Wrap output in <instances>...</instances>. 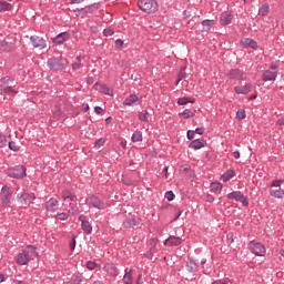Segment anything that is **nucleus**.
<instances>
[{
	"label": "nucleus",
	"mask_w": 284,
	"mask_h": 284,
	"mask_svg": "<svg viewBox=\"0 0 284 284\" xmlns=\"http://www.w3.org/2000/svg\"><path fill=\"white\" fill-rule=\"evenodd\" d=\"M138 6L142 12H146V14H152V12H156L159 10V3L155 0H140Z\"/></svg>",
	"instance_id": "nucleus-1"
},
{
	"label": "nucleus",
	"mask_w": 284,
	"mask_h": 284,
	"mask_svg": "<svg viewBox=\"0 0 284 284\" xmlns=\"http://www.w3.org/2000/svg\"><path fill=\"white\" fill-rule=\"evenodd\" d=\"M27 169L24 165H16L11 166L7 170V176H10V179H26L27 176Z\"/></svg>",
	"instance_id": "nucleus-2"
},
{
	"label": "nucleus",
	"mask_w": 284,
	"mask_h": 284,
	"mask_svg": "<svg viewBox=\"0 0 284 284\" xmlns=\"http://www.w3.org/2000/svg\"><path fill=\"white\" fill-rule=\"evenodd\" d=\"M17 200L20 205H23L24 207H30L32 203L37 200V195L34 193H26L21 192L17 194Z\"/></svg>",
	"instance_id": "nucleus-3"
},
{
	"label": "nucleus",
	"mask_w": 284,
	"mask_h": 284,
	"mask_svg": "<svg viewBox=\"0 0 284 284\" xmlns=\"http://www.w3.org/2000/svg\"><path fill=\"white\" fill-rule=\"evenodd\" d=\"M247 248L252 254H255V256H265L267 252V250L265 248V245L256 241L248 242Z\"/></svg>",
	"instance_id": "nucleus-4"
},
{
	"label": "nucleus",
	"mask_w": 284,
	"mask_h": 284,
	"mask_svg": "<svg viewBox=\"0 0 284 284\" xmlns=\"http://www.w3.org/2000/svg\"><path fill=\"white\" fill-rule=\"evenodd\" d=\"M48 68L54 70L55 72L59 70H65L68 65V60L61 58L60 60L57 58H49L47 62Z\"/></svg>",
	"instance_id": "nucleus-5"
},
{
	"label": "nucleus",
	"mask_w": 284,
	"mask_h": 284,
	"mask_svg": "<svg viewBox=\"0 0 284 284\" xmlns=\"http://www.w3.org/2000/svg\"><path fill=\"white\" fill-rule=\"evenodd\" d=\"M226 199L229 201H237L242 203L243 207H247L250 205V201L247 200V196L243 194L241 191H233L226 195Z\"/></svg>",
	"instance_id": "nucleus-6"
},
{
	"label": "nucleus",
	"mask_w": 284,
	"mask_h": 284,
	"mask_svg": "<svg viewBox=\"0 0 284 284\" xmlns=\"http://www.w3.org/2000/svg\"><path fill=\"white\" fill-rule=\"evenodd\" d=\"M85 204L88 207H94L95 210H105L108 205L105 202L101 201L98 196L91 195L85 199Z\"/></svg>",
	"instance_id": "nucleus-7"
},
{
	"label": "nucleus",
	"mask_w": 284,
	"mask_h": 284,
	"mask_svg": "<svg viewBox=\"0 0 284 284\" xmlns=\"http://www.w3.org/2000/svg\"><path fill=\"white\" fill-rule=\"evenodd\" d=\"M12 199V191L9 185H3L1 189V207H10V201Z\"/></svg>",
	"instance_id": "nucleus-8"
},
{
	"label": "nucleus",
	"mask_w": 284,
	"mask_h": 284,
	"mask_svg": "<svg viewBox=\"0 0 284 284\" xmlns=\"http://www.w3.org/2000/svg\"><path fill=\"white\" fill-rule=\"evenodd\" d=\"M276 70H278V65L271 64L270 69L265 70L263 72L262 80L264 82H267V81L274 82V81H276V77H278V72Z\"/></svg>",
	"instance_id": "nucleus-9"
},
{
	"label": "nucleus",
	"mask_w": 284,
	"mask_h": 284,
	"mask_svg": "<svg viewBox=\"0 0 284 284\" xmlns=\"http://www.w3.org/2000/svg\"><path fill=\"white\" fill-rule=\"evenodd\" d=\"M32 261V255L28 250H23L21 253L17 255L16 263L18 265H28Z\"/></svg>",
	"instance_id": "nucleus-10"
},
{
	"label": "nucleus",
	"mask_w": 284,
	"mask_h": 284,
	"mask_svg": "<svg viewBox=\"0 0 284 284\" xmlns=\"http://www.w3.org/2000/svg\"><path fill=\"white\" fill-rule=\"evenodd\" d=\"M30 41H31L33 48H37L38 50H45V48L48 45L45 39H43L39 36H31Z\"/></svg>",
	"instance_id": "nucleus-11"
},
{
	"label": "nucleus",
	"mask_w": 284,
	"mask_h": 284,
	"mask_svg": "<svg viewBox=\"0 0 284 284\" xmlns=\"http://www.w3.org/2000/svg\"><path fill=\"white\" fill-rule=\"evenodd\" d=\"M244 74L245 72H243V70H240V69H231L226 73L229 79H233L234 81H243Z\"/></svg>",
	"instance_id": "nucleus-12"
},
{
	"label": "nucleus",
	"mask_w": 284,
	"mask_h": 284,
	"mask_svg": "<svg viewBox=\"0 0 284 284\" xmlns=\"http://www.w3.org/2000/svg\"><path fill=\"white\" fill-rule=\"evenodd\" d=\"M81 223V229L85 234H92V224H90V221H88V217L85 215H80L78 219Z\"/></svg>",
	"instance_id": "nucleus-13"
},
{
	"label": "nucleus",
	"mask_w": 284,
	"mask_h": 284,
	"mask_svg": "<svg viewBox=\"0 0 284 284\" xmlns=\"http://www.w3.org/2000/svg\"><path fill=\"white\" fill-rule=\"evenodd\" d=\"M44 207L47 212H57L59 210V200H57V197H51L45 202Z\"/></svg>",
	"instance_id": "nucleus-14"
},
{
	"label": "nucleus",
	"mask_w": 284,
	"mask_h": 284,
	"mask_svg": "<svg viewBox=\"0 0 284 284\" xmlns=\"http://www.w3.org/2000/svg\"><path fill=\"white\" fill-rule=\"evenodd\" d=\"M62 199L65 203H72L77 199V193L72 189H65L62 191Z\"/></svg>",
	"instance_id": "nucleus-15"
},
{
	"label": "nucleus",
	"mask_w": 284,
	"mask_h": 284,
	"mask_svg": "<svg viewBox=\"0 0 284 284\" xmlns=\"http://www.w3.org/2000/svg\"><path fill=\"white\" fill-rule=\"evenodd\" d=\"M183 243V240L179 236L170 235L164 242V245H170V247H178V245H181Z\"/></svg>",
	"instance_id": "nucleus-16"
},
{
	"label": "nucleus",
	"mask_w": 284,
	"mask_h": 284,
	"mask_svg": "<svg viewBox=\"0 0 284 284\" xmlns=\"http://www.w3.org/2000/svg\"><path fill=\"white\" fill-rule=\"evenodd\" d=\"M242 48H252V50H258V43L254 39L244 38L240 41Z\"/></svg>",
	"instance_id": "nucleus-17"
},
{
	"label": "nucleus",
	"mask_w": 284,
	"mask_h": 284,
	"mask_svg": "<svg viewBox=\"0 0 284 284\" xmlns=\"http://www.w3.org/2000/svg\"><path fill=\"white\" fill-rule=\"evenodd\" d=\"M185 267L190 274H196L199 272V260L190 258Z\"/></svg>",
	"instance_id": "nucleus-18"
},
{
	"label": "nucleus",
	"mask_w": 284,
	"mask_h": 284,
	"mask_svg": "<svg viewBox=\"0 0 284 284\" xmlns=\"http://www.w3.org/2000/svg\"><path fill=\"white\" fill-rule=\"evenodd\" d=\"M134 103H135V105H141V99L138 98V95L134 94V93L126 97L123 101V105H129L130 106V105H134Z\"/></svg>",
	"instance_id": "nucleus-19"
},
{
	"label": "nucleus",
	"mask_w": 284,
	"mask_h": 284,
	"mask_svg": "<svg viewBox=\"0 0 284 284\" xmlns=\"http://www.w3.org/2000/svg\"><path fill=\"white\" fill-rule=\"evenodd\" d=\"M70 39V33L68 32H61L59 33L55 38L52 39V42L55 43L57 45H61L65 43Z\"/></svg>",
	"instance_id": "nucleus-20"
},
{
	"label": "nucleus",
	"mask_w": 284,
	"mask_h": 284,
	"mask_svg": "<svg viewBox=\"0 0 284 284\" xmlns=\"http://www.w3.org/2000/svg\"><path fill=\"white\" fill-rule=\"evenodd\" d=\"M207 145V142L203 139H196L190 142L189 148L191 150H201L202 148H205Z\"/></svg>",
	"instance_id": "nucleus-21"
},
{
	"label": "nucleus",
	"mask_w": 284,
	"mask_h": 284,
	"mask_svg": "<svg viewBox=\"0 0 284 284\" xmlns=\"http://www.w3.org/2000/svg\"><path fill=\"white\" fill-rule=\"evenodd\" d=\"M104 272H106V274H109V276L112 278H116L119 275V268H116L114 264H106L104 266Z\"/></svg>",
	"instance_id": "nucleus-22"
},
{
	"label": "nucleus",
	"mask_w": 284,
	"mask_h": 284,
	"mask_svg": "<svg viewBox=\"0 0 284 284\" xmlns=\"http://www.w3.org/2000/svg\"><path fill=\"white\" fill-rule=\"evenodd\" d=\"M232 19H234V16L232 13H222L220 17V23L221 26H230V23H232Z\"/></svg>",
	"instance_id": "nucleus-23"
},
{
	"label": "nucleus",
	"mask_w": 284,
	"mask_h": 284,
	"mask_svg": "<svg viewBox=\"0 0 284 284\" xmlns=\"http://www.w3.org/2000/svg\"><path fill=\"white\" fill-rule=\"evenodd\" d=\"M123 225L126 229L136 227L139 225V217H129L124 221Z\"/></svg>",
	"instance_id": "nucleus-24"
},
{
	"label": "nucleus",
	"mask_w": 284,
	"mask_h": 284,
	"mask_svg": "<svg viewBox=\"0 0 284 284\" xmlns=\"http://www.w3.org/2000/svg\"><path fill=\"white\" fill-rule=\"evenodd\" d=\"M252 91V84L246 83L244 87H235L236 94H248Z\"/></svg>",
	"instance_id": "nucleus-25"
},
{
	"label": "nucleus",
	"mask_w": 284,
	"mask_h": 284,
	"mask_svg": "<svg viewBox=\"0 0 284 284\" xmlns=\"http://www.w3.org/2000/svg\"><path fill=\"white\" fill-rule=\"evenodd\" d=\"M131 141L132 143H141V141H143V132L140 130L134 131L131 136Z\"/></svg>",
	"instance_id": "nucleus-26"
},
{
	"label": "nucleus",
	"mask_w": 284,
	"mask_h": 284,
	"mask_svg": "<svg viewBox=\"0 0 284 284\" xmlns=\"http://www.w3.org/2000/svg\"><path fill=\"white\" fill-rule=\"evenodd\" d=\"M10 83H14V78L7 75L0 79V90L6 88V85H10Z\"/></svg>",
	"instance_id": "nucleus-27"
},
{
	"label": "nucleus",
	"mask_w": 284,
	"mask_h": 284,
	"mask_svg": "<svg viewBox=\"0 0 284 284\" xmlns=\"http://www.w3.org/2000/svg\"><path fill=\"white\" fill-rule=\"evenodd\" d=\"M234 174H235L234 170H229L221 175V181H223V183H227L230 179H234Z\"/></svg>",
	"instance_id": "nucleus-28"
},
{
	"label": "nucleus",
	"mask_w": 284,
	"mask_h": 284,
	"mask_svg": "<svg viewBox=\"0 0 284 284\" xmlns=\"http://www.w3.org/2000/svg\"><path fill=\"white\" fill-rule=\"evenodd\" d=\"M211 191L215 194H221V192L223 191V184H221V182H212Z\"/></svg>",
	"instance_id": "nucleus-29"
},
{
	"label": "nucleus",
	"mask_w": 284,
	"mask_h": 284,
	"mask_svg": "<svg viewBox=\"0 0 284 284\" xmlns=\"http://www.w3.org/2000/svg\"><path fill=\"white\" fill-rule=\"evenodd\" d=\"M214 27V20H203L202 28L204 32H210Z\"/></svg>",
	"instance_id": "nucleus-30"
},
{
	"label": "nucleus",
	"mask_w": 284,
	"mask_h": 284,
	"mask_svg": "<svg viewBox=\"0 0 284 284\" xmlns=\"http://www.w3.org/2000/svg\"><path fill=\"white\" fill-rule=\"evenodd\" d=\"M123 283L124 284H132V268L124 270V276H123Z\"/></svg>",
	"instance_id": "nucleus-31"
},
{
	"label": "nucleus",
	"mask_w": 284,
	"mask_h": 284,
	"mask_svg": "<svg viewBox=\"0 0 284 284\" xmlns=\"http://www.w3.org/2000/svg\"><path fill=\"white\" fill-rule=\"evenodd\" d=\"M4 94H9V97H14V94H19V91L12 89V85H7L0 89Z\"/></svg>",
	"instance_id": "nucleus-32"
},
{
	"label": "nucleus",
	"mask_w": 284,
	"mask_h": 284,
	"mask_svg": "<svg viewBox=\"0 0 284 284\" xmlns=\"http://www.w3.org/2000/svg\"><path fill=\"white\" fill-rule=\"evenodd\" d=\"M10 10H12V4L0 0V12H10Z\"/></svg>",
	"instance_id": "nucleus-33"
},
{
	"label": "nucleus",
	"mask_w": 284,
	"mask_h": 284,
	"mask_svg": "<svg viewBox=\"0 0 284 284\" xmlns=\"http://www.w3.org/2000/svg\"><path fill=\"white\" fill-rule=\"evenodd\" d=\"M72 284H81L83 283V275L81 273H75L71 276Z\"/></svg>",
	"instance_id": "nucleus-34"
},
{
	"label": "nucleus",
	"mask_w": 284,
	"mask_h": 284,
	"mask_svg": "<svg viewBox=\"0 0 284 284\" xmlns=\"http://www.w3.org/2000/svg\"><path fill=\"white\" fill-rule=\"evenodd\" d=\"M139 119L144 122V123H149L150 122V113L148 112V110H142L139 113Z\"/></svg>",
	"instance_id": "nucleus-35"
},
{
	"label": "nucleus",
	"mask_w": 284,
	"mask_h": 284,
	"mask_svg": "<svg viewBox=\"0 0 284 284\" xmlns=\"http://www.w3.org/2000/svg\"><path fill=\"white\" fill-rule=\"evenodd\" d=\"M270 13V4L264 3L262 7L258 9V14L260 17H267Z\"/></svg>",
	"instance_id": "nucleus-36"
},
{
	"label": "nucleus",
	"mask_w": 284,
	"mask_h": 284,
	"mask_svg": "<svg viewBox=\"0 0 284 284\" xmlns=\"http://www.w3.org/2000/svg\"><path fill=\"white\" fill-rule=\"evenodd\" d=\"M271 196H274V199H283L284 196V190L283 189H276L272 190L270 192Z\"/></svg>",
	"instance_id": "nucleus-37"
},
{
	"label": "nucleus",
	"mask_w": 284,
	"mask_h": 284,
	"mask_svg": "<svg viewBox=\"0 0 284 284\" xmlns=\"http://www.w3.org/2000/svg\"><path fill=\"white\" fill-rule=\"evenodd\" d=\"M27 252L32 256H39V252L37 251V246L34 245H27Z\"/></svg>",
	"instance_id": "nucleus-38"
},
{
	"label": "nucleus",
	"mask_w": 284,
	"mask_h": 284,
	"mask_svg": "<svg viewBox=\"0 0 284 284\" xmlns=\"http://www.w3.org/2000/svg\"><path fill=\"white\" fill-rule=\"evenodd\" d=\"M8 148H9V150H11L12 152H19V150H21V146H20V145H17V142H14V141L8 142Z\"/></svg>",
	"instance_id": "nucleus-39"
},
{
	"label": "nucleus",
	"mask_w": 284,
	"mask_h": 284,
	"mask_svg": "<svg viewBox=\"0 0 284 284\" xmlns=\"http://www.w3.org/2000/svg\"><path fill=\"white\" fill-rule=\"evenodd\" d=\"M187 103H194V99H190V98H180L178 100V104L179 105H187Z\"/></svg>",
	"instance_id": "nucleus-40"
},
{
	"label": "nucleus",
	"mask_w": 284,
	"mask_h": 284,
	"mask_svg": "<svg viewBox=\"0 0 284 284\" xmlns=\"http://www.w3.org/2000/svg\"><path fill=\"white\" fill-rule=\"evenodd\" d=\"M85 9V13L92 14V12H95V10H99V3H93L91 6H88Z\"/></svg>",
	"instance_id": "nucleus-41"
},
{
	"label": "nucleus",
	"mask_w": 284,
	"mask_h": 284,
	"mask_svg": "<svg viewBox=\"0 0 284 284\" xmlns=\"http://www.w3.org/2000/svg\"><path fill=\"white\" fill-rule=\"evenodd\" d=\"M67 214H69V216H77V214H79V206L77 205H72L70 206L69 211L67 212Z\"/></svg>",
	"instance_id": "nucleus-42"
},
{
	"label": "nucleus",
	"mask_w": 284,
	"mask_h": 284,
	"mask_svg": "<svg viewBox=\"0 0 284 284\" xmlns=\"http://www.w3.org/2000/svg\"><path fill=\"white\" fill-rule=\"evenodd\" d=\"M69 216H70V213L62 212V213H58L55 215V219H58V221H68Z\"/></svg>",
	"instance_id": "nucleus-43"
},
{
	"label": "nucleus",
	"mask_w": 284,
	"mask_h": 284,
	"mask_svg": "<svg viewBox=\"0 0 284 284\" xmlns=\"http://www.w3.org/2000/svg\"><path fill=\"white\" fill-rule=\"evenodd\" d=\"M235 239H236V236L234 235V233H232V232L227 233L226 241H227L229 245H232V243H234Z\"/></svg>",
	"instance_id": "nucleus-44"
},
{
	"label": "nucleus",
	"mask_w": 284,
	"mask_h": 284,
	"mask_svg": "<svg viewBox=\"0 0 284 284\" xmlns=\"http://www.w3.org/2000/svg\"><path fill=\"white\" fill-rule=\"evenodd\" d=\"M8 145V138L0 133V148H6Z\"/></svg>",
	"instance_id": "nucleus-45"
},
{
	"label": "nucleus",
	"mask_w": 284,
	"mask_h": 284,
	"mask_svg": "<svg viewBox=\"0 0 284 284\" xmlns=\"http://www.w3.org/2000/svg\"><path fill=\"white\" fill-rule=\"evenodd\" d=\"M164 196L168 201H174V199H176L173 191H166Z\"/></svg>",
	"instance_id": "nucleus-46"
},
{
	"label": "nucleus",
	"mask_w": 284,
	"mask_h": 284,
	"mask_svg": "<svg viewBox=\"0 0 284 284\" xmlns=\"http://www.w3.org/2000/svg\"><path fill=\"white\" fill-rule=\"evenodd\" d=\"M69 246H70L71 252H74V250L77 247V235H72V240H71Z\"/></svg>",
	"instance_id": "nucleus-47"
},
{
	"label": "nucleus",
	"mask_w": 284,
	"mask_h": 284,
	"mask_svg": "<svg viewBox=\"0 0 284 284\" xmlns=\"http://www.w3.org/2000/svg\"><path fill=\"white\" fill-rule=\"evenodd\" d=\"M236 119H239L240 121L245 119V110H243V109L237 110Z\"/></svg>",
	"instance_id": "nucleus-48"
},
{
	"label": "nucleus",
	"mask_w": 284,
	"mask_h": 284,
	"mask_svg": "<svg viewBox=\"0 0 284 284\" xmlns=\"http://www.w3.org/2000/svg\"><path fill=\"white\" fill-rule=\"evenodd\" d=\"M182 114L184 115V119H190L194 116V112L190 111V109H185Z\"/></svg>",
	"instance_id": "nucleus-49"
},
{
	"label": "nucleus",
	"mask_w": 284,
	"mask_h": 284,
	"mask_svg": "<svg viewBox=\"0 0 284 284\" xmlns=\"http://www.w3.org/2000/svg\"><path fill=\"white\" fill-rule=\"evenodd\" d=\"M97 267V262L88 261L87 262V270H94Z\"/></svg>",
	"instance_id": "nucleus-50"
},
{
	"label": "nucleus",
	"mask_w": 284,
	"mask_h": 284,
	"mask_svg": "<svg viewBox=\"0 0 284 284\" xmlns=\"http://www.w3.org/2000/svg\"><path fill=\"white\" fill-rule=\"evenodd\" d=\"M103 34L104 37H112V34H114V30L106 28L103 30Z\"/></svg>",
	"instance_id": "nucleus-51"
},
{
	"label": "nucleus",
	"mask_w": 284,
	"mask_h": 284,
	"mask_svg": "<svg viewBox=\"0 0 284 284\" xmlns=\"http://www.w3.org/2000/svg\"><path fill=\"white\" fill-rule=\"evenodd\" d=\"M74 12H80V17L83 19L84 17H88L89 13H85L84 9H75Z\"/></svg>",
	"instance_id": "nucleus-52"
},
{
	"label": "nucleus",
	"mask_w": 284,
	"mask_h": 284,
	"mask_svg": "<svg viewBox=\"0 0 284 284\" xmlns=\"http://www.w3.org/2000/svg\"><path fill=\"white\" fill-rule=\"evenodd\" d=\"M95 145H98V148H103V145H105V139L100 138L97 142Z\"/></svg>",
	"instance_id": "nucleus-53"
},
{
	"label": "nucleus",
	"mask_w": 284,
	"mask_h": 284,
	"mask_svg": "<svg viewBox=\"0 0 284 284\" xmlns=\"http://www.w3.org/2000/svg\"><path fill=\"white\" fill-rule=\"evenodd\" d=\"M194 130H189L186 132V139H189V141H192V139H194Z\"/></svg>",
	"instance_id": "nucleus-54"
},
{
	"label": "nucleus",
	"mask_w": 284,
	"mask_h": 284,
	"mask_svg": "<svg viewBox=\"0 0 284 284\" xmlns=\"http://www.w3.org/2000/svg\"><path fill=\"white\" fill-rule=\"evenodd\" d=\"M283 183V180H275L272 182V187H281V184Z\"/></svg>",
	"instance_id": "nucleus-55"
},
{
	"label": "nucleus",
	"mask_w": 284,
	"mask_h": 284,
	"mask_svg": "<svg viewBox=\"0 0 284 284\" xmlns=\"http://www.w3.org/2000/svg\"><path fill=\"white\" fill-rule=\"evenodd\" d=\"M72 70L77 72V70H81V62H74L72 63Z\"/></svg>",
	"instance_id": "nucleus-56"
},
{
	"label": "nucleus",
	"mask_w": 284,
	"mask_h": 284,
	"mask_svg": "<svg viewBox=\"0 0 284 284\" xmlns=\"http://www.w3.org/2000/svg\"><path fill=\"white\" fill-rule=\"evenodd\" d=\"M94 112H95V114H101V115H103V108H101V106H95V108H94Z\"/></svg>",
	"instance_id": "nucleus-57"
},
{
	"label": "nucleus",
	"mask_w": 284,
	"mask_h": 284,
	"mask_svg": "<svg viewBox=\"0 0 284 284\" xmlns=\"http://www.w3.org/2000/svg\"><path fill=\"white\" fill-rule=\"evenodd\" d=\"M115 48H123V40L121 39L115 40Z\"/></svg>",
	"instance_id": "nucleus-58"
},
{
	"label": "nucleus",
	"mask_w": 284,
	"mask_h": 284,
	"mask_svg": "<svg viewBox=\"0 0 284 284\" xmlns=\"http://www.w3.org/2000/svg\"><path fill=\"white\" fill-rule=\"evenodd\" d=\"M193 132L195 133V134H203V132H205V130L203 129V128H196L195 130H193Z\"/></svg>",
	"instance_id": "nucleus-59"
},
{
	"label": "nucleus",
	"mask_w": 284,
	"mask_h": 284,
	"mask_svg": "<svg viewBox=\"0 0 284 284\" xmlns=\"http://www.w3.org/2000/svg\"><path fill=\"white\" fill-rule=\"evenodd\" d=\"M135 284H143V275L139 274Z\"/></svg>",
	"instance_id": "nucleus-60"
},
{
	"label": "nucleus",
	"mask_w": 284,
	"mask_h": 284,
	"mask_svg": "<svg viewBox=\"0 0 284 284\" xmlns=\"http://www.w3.org/2000/svg\"><path fill=\"white\" fill-rule=\"evenodd\" d=\"M181 214H183V211L178 210L174 221H176L178 219H181Z\"/></svg>",
	"instance_id": "nucleus-61"
},
{
	"label": "nucleus",
	"mask_w": 284,
	"mask_h": 284,
	"mask_svg": "<svg viewBox=\"0 0 284 284\" xmlns=\"http://www.w3.org/2000/svg\"><path fill=\"white\" fill-rule=\"evenodd\" d=\"M88 110H90V104L84 103V104H83L82 112H88Z\"/></svg>",
	"instance_id": "nucleus-62"
},
{
	"label": "nucleus",
	"mask_w": 284,
	"mask_h": 284,
	"mask_svg": "<svg viewBox=\"0 0 284 284\" xmlns=\"http://www.w3.org/2000/svg\"><path fill=\"white\" fill-rule=\"evenodd\" d=\"M162 174H163L164 179H168V166H165V168L162 170Z\"/></svg>",
	"instance_id": "nucleus-63"
},
{
	"label": "nucleus",
	"mask_w": 284,
	"mask_h": 284,
	"mask_svg": "<svg viewBox=\"0 0 284 284\" xmlns=\"http://www.w3.org/2000/svg\"><path fill=\"white\" fill-rule=\"evenodd\" d=\"M276 125H284V118L276 121Z\"/></svg>",
	"instance_id": "nucleus-64"
}]
</instances>
